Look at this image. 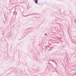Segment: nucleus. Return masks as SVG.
Wrapping results in <instances>:
<instances>
[{
    "instance_id": "5",
    "label": "nucleus",
    "mask_w": 76,
    "mask_h": 76,
    "mask_svg": "<svg viewBox=\"0 0 76 76\" xmlns=\"http://www.w3.org/2000/svg\"><path fill=\"white\" fill-rule=\"evenodd\" d=\"M72 70H76V69L72 70Z\"/></svg>"
},
{
    "instance_id": "6",
    "label": "nucleus",
    "mask_w": 76,
    "mask_h": 76,
    "mask_svg": "<svg viewBox=\"0 0 76 76\" xmlns=\"http://www.w3.org/2000/svg\"><path fill=\"white\" fill-rule=\"evenodd\" d=\"M45 35H47V34H45Z\"/></svg>"
},
{
    "instance_id": "3",
    "label": "nucleus",
    "mask_w": 76,
    "mask_h": 76,
    "mask_svg": "<svg viewBox=\"0 0 76 76\" xmlns=\"http://www.w3.org/2000/svg\"><path fill=\"white\" fill-rule=\"evenodd\" d=\"M10 38H13V36L12 35L10 36Z\"/></svg>"
},
{
    "instance_id": "4",
    "label": "nucleus",
    "mask_w": 76,
    "mask_h": 76,
    "mask_svg": "<svg viewBox=\"0 0 76 76\" xmlns=\"http://www.w3.org/2000/svg\"><path fill=\"white\" fill-rule=\"evenodd\" d=\"M53 62H54V63H56V61H53Z\"/></svg>"
},
{
    "instance_id": "8",
    "label": "nucleus",
    "mask_w": 76,
    "mask_h": 76,
    "mask_svg": "<svg viewBox=\"0 0 76 76\" xmlns=\"http://www.w3.org/2000/svg\"><path fill=\"white\" fill-rule=\"evenodd\" d=\"M11 72H11V73H12Z\"/></svg>"
},
{
    "instance_id": "7",
    "label": "nucleus",
    "mask_w": 76,
    "mask_h": 76,
    "mask_svg": "<svg viewBox=\"0 0 76 76\" xmlns=\"http://www.w3.org/2000/svg\"><path fill=\"white\" fill-rule=\"evenodd\" d=\"M51 61H53V60H51Z\"/></svg>"
},
{
    "instance_id": "1",
    "label": "nucleus",
    "mask_w": 76,
    "mask_h": 76,
    "mask_svg": "<svg viewBox=\"0 0 76 76\" xmlns=\"http://www.w3.org/2000/svg\"><path fill=\"white\" fill-rule=\"evenodd\" d=\"M34 1H35V3L36 4H38V0H34Z\"/></svg>"
},
{
    "instance_id": "2",
    "label": "nucleus",
    "mask_w": 76,
    "mask_h": 76,
    "mask_svg": "<svg viewBox=\"0 0 76 76\" xmlns=\"http://www.w3.org/2000/svg\"><path fill=\"white\" fill-rule=\"evenodd\" d=\"M17 13L15 11H14L13 13V15H16L17 14Z\"/></svg>"
}]
</instances>
